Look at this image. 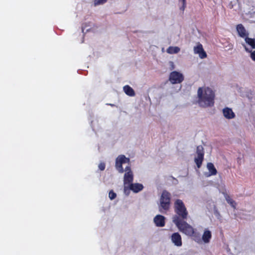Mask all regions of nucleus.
<instances>
[{
    "label": "nucleus",
    "instance_id": "f257e3e1",
    "mask_svg": "<svg viewBox=\"0 0 255 255\" xmlns=\"http://www.w3.org/2000/svg\"><path fill=\"white\" fill-rule=\"evenodd\" d=\"M174 211L176 213L172 217V222L183 233H192V227L184 220L187 218L188 213L183 202L177 199L174 203Z\"/></svg>",
    "mask_w": 255,
    "mask_h": 255
},
{
    "label": "nucleus",
    "instance_id": "f03ea898",
    "mask_svg": "<svg viewBox=\"0 0 255 255\" xmlns=\"http://www.w3.org/2000/svg\"><path fill=\"white\" fill-rule=\"evenodd\" d=\"M215 95L214 92L209 87H200L197 91V101L198 105L206 108L214 106Z\"/></svg>",
    "mask_w": 255,
    "mask_h": 255
},
{
    "label": "nucleus",
    "instance_id": "7ed1b4c3",
    "mask_svg": "<svg viewBox=\"0 0 255 255\" xmlns=\"http://www.w3.org/2000/svg\"><path fill=\"white\" fill-rule=\"evenodd\" d=\"M171 202V194L166 190L163 191L160 199L159 211L161 213H165L170 208Z\"/></svg>",
    "mask_w": 255,
    "mask_h": 255
},
{
    "label": "nucleus",
    "instance_id": "20e7f679",
    "mask_svg": "<svg viewBox=\"0 0 255 255\" xmlns=\"http://www.w3.org/2000/svg\"><path fill=\"white\" fill-rule=\"evenodd\" d=\"M129 162L130 159L129 158L126 157L125 155L121 154L116 159L115 168L119 173H123L125 171L123 164L125 163L129 164Z\"/></svg>",
    "mask_w": 255,
    "mask_h": 255
},
{
    "label": "nucleus",
    "instance_id": "39448f33",
    "mask_svg": "<svg viewBox=\"0 0 255 255\" xmlns=\"http://www.w3.org/2000/svg\"><path fill=\"white\" fill-rule=\"evenodd\" d=\"M204 148L202 145H199L197 147L196 156L195 157L194 161L198 168H200L202 165L204 159Z\"/></svg>",
    "mask_w": 255,
    "mask_h": 255
},
{
    "label": "nucleus",
    "instance_id": "423d86ee",
    "mask_svg": "<svg viewBox=\"0 0 255 255\" xmlns=\"http://www.w3.org/2000/svg\"><path fill=\"white\" fill-rule=\"evenodd\" d=\"M169 80L173 84H179L184 80V76L182 73L174 71L170 74Z\"/></svg>",
    "mask_w": 255,
    "mask_h": 255
},
{
    "label": "nucleus",
    "instance_id": "0eeeda50",
    "mask_svg": "<svg viewBox=\"0 0 255 255\" xmlns=\"http://www.w3.org/2000/svg\"><path fill=\"white\" fill-rule=\"evenodd\" d=\"M124 171L126 172L124 177V185H130L132 183L133 180V175L131 170L130 167L127 166L125 168Z\"/></svg>",
    "mask_w": 255,
    "mask_h": 255
},
{
    "label": "nucleus",
    "instance_id": "6e6552de",
    "mask_svg": "<svg viewBox=\"0 0 255 255\" xmlns=\"http://www.w3.org/2000/svg\"><path fill=\"white\" fill-rule=\"evenodd\" d=\"M193 51L194 54H198L201 59H204L207 57V54L204 51L202 45L200 43H198L197 45L194 47Z\"/></svg>",
    "mask_w": 255,
    "mask_h": 255
},
{
    "label": "nucleus",
    "instance_id": "1a4fd4ad",
    "mask_svg": "<svg viewBox=\"0 0 255 255\" xmlns=\"http://www.w3.org/2000/svg\"><path fill=\"white\" fill-rule=\"evenodd\" d=\"M171 240L174 246L181 247L182 245V238L178 233H174L171 236Z\"/></svg>",
    "mask_w": 255,
    "mask_h": 255
},
{
    "label": "nucleus",
    "instance_id": "9d476101",
    "mask_svg": "<svg viewBox=\"0 0 255 255\" xmlns=\"http://www.w3.org/2000/svg\"><path fill=\"white\" fill-rule=\"evenodd\" d=\"M207 168L208 170L209 171L208 172H205L204 175L207 177H209L211 176L215 175L217 173V171L214 166V165L211 163L209 162L207 164Z\"/></svg>",
    "mask_w": 255,
    "mask_h": 255
},
{
    "label": "nucleus",
    "instance_id": "9b49d317",
    "mask_svg": "<svg viewBox=\"0 0 255 255\" xmlns=\"http://www.w3.org/2000/svg\"><path fill=\"white\" fill-rule=\"evenodd\" d=\"M212 238V233L208 229H205L204 230L203 234L202 236V244H209Z\"/></svg>",
    "mask_w": 255,
    "mask_h": 255
},
{
    "label": "nucleus",
    "instance_id": "f8f14e48",
    "mask_svg": "<svg viewBox=\"0 0 255 255\" xmlns=\"http://www.w3.org/2000/svg\"><path fill=\"white\" fill-rule=\"evenodd\" d=\"M236 29L239 36L245 39L246 37L249 35V33L247 31L243 24H238L237 25Z\"/></svg>",
    "mask_w": 255,
    "mask_h": 255
},
{
    "label": "nucleus",
    "instance_id": "ddd939ff",
    "mask_svg": "<svg viewBox=\"0 0 255 255\" xmlns=\"http://www.w3.org/2000/svg\"><path fill=\"white\" fill-rule=\"evenodd\" d=\"M222 112L223 116L227 119L231 120L235 118V114L232 109L230 108L226 107L224 108Z\"/></svg>",
    "mask_w": 255,
    "mask_h": 255
},
{
    "label": "nucleus",
    "instance_id": "4468645a",
    "mask_svg": "<svg viewBox=\"0 0 255 255\" xmlns=\"http://www.w3.org/2000/svg\"><path fill=\"white\" fill-rule=\"evenodd\" d=\"M165 217L161 215H156L153 219V222L157 227H163L165 226Z\"/></svg>",
    "mask_w": 255,
    "mask_h": 255
},
{
    "label": "nucleus",
    "instance_id": "2eb2a0df",
    "mask_svg": "<svg viewBox=\"0 0 255 255\" xmlns=\"http://www.w3.org/2000/svg\"><path fill=\"white\" fill-rule=\"evenodd\" d=\"M192 233L188 234L187 233H184L186 235L192 237L193 240L197 244L200 245L202 244V238L200 237V235L198 233H195V229L192 227Z\"/></svg>",
    "mask_w": 255,
    "mask_h": 255
},
{
    "label": "nucleus",
    "instance_id": "dca6fc26",
    "mask_svg": "<svg viewBox=\"0 0 255 255\" xmlns=\"http://www.w3.org/2000/svg\"><path fill=\"white\" fill-rule=\"evenodd\" d=\"M245 44L251 49H255V38H252L249 37V36L246 37L245 39Z\"/></svg>",
    "mask_w": 255,
    "mask_h": 255
},
{
    "label": "nucleus",
    "instance_id": "f3484780",
    "mask_svg": "<svg viewBox=\"0 0 255 255\" xmlns=\"http://www.w3.org/2000/svg\"><path fill=\"white\" fill-rule=\"evenodd\" d=\"M143 188L142 184L140 183H131L130 184V189L134 193H138L141 191Z\"/></svg>",
    "mask_w": 255,
    "mask_h": 255
},
{
    "label": "nucleus",
    "instance_id": "a211bd4d",
    "mask_svg": "<svg viewBox=\"0 0 255 255\" xmlns=\"http://www.w3.org/2000/svg\"><path fill=\"white\" fill-rule=\"evenodd\" d=\"M123 91L128 96L133 97L135 96V92L133 89L128 85H126L123 87Z\"/></svg>",
    "mask_w": 255,
    "mask_h": 255
},
{
    "label": "nucleus",
    "instance_id": "6ab92c4d",
    "mask_svg": "<svg viewBox=\"0 0 255 255\" xmlns=\"http://www.w3.org/2000/svg\"><path fill=\"white\" fill-rule=\"evenodd\" d=\"M242 46L245 48V51L247 52H249L250 53V58L251 59L255 62V50H253L249 48L245 44L242 43Z\"/></svg>",
    "mask_w": 255,
    "mask_h": 255
},
{
    "label": "nucleus",
    "instance_id": "aec40b11",
    "mask_svg": "<svg viewBox=\"0 0 255 255\" xmlns=\"http://www.w3.org/2000/svg\"><path fill=\"white\" fill-rule=\"evenodd\" d=\"M180 51V48L177 46H169L166 50L167 53L170 54H177Z\"/></svg>",
    "mask_w": 255,
    "mask_h": 255
},
{
    "label": "nucleus",
    "instance_id": "412c9836",
    "mask_svg": "<svg viewBox=\"0 0 255 255\" xmlns=\"http://www.w3.org/2000/svg\"><path fill=\"white\" fill-rule=\"evenodd\" d=\"M225 198L227 201V202L230 204V205L235 208L236 207V202L227 194L225 195Z\"/></svg>",
    "mask_w": 255,
    "mask_h": 255
},
{
    "label": "nucleus",
    "instance_id": "4be33fe9",
    "mask_svg": "<svg viewBox=\"0 0 255 255\" xmlns=\"http://www.w3.org/2000/svg\"><path fill=\"white\" fill-rule=\"evenodd\" d=\"M117 197V194L114 192L113 190H110L109 193V197L111 200H113L115 199Z\"/></svg>",
    "mask_w": 255,
    "mask_h": 255
},
{
    "label": "nucleus",
    "instance_id": "5701e85b",
    "mask_svg": "<svg viewBox=\"0 0 255 255\" xmlns=\"http://www.w3.org/2000/svg\"><path fill=\"white\" fill-rule=\"evenodd\" d=\"M107 0H94V5L97 6L105 3Z\"/></svg>",
    "mask_w": 255,
    "mask_h": 255
},
{
    "label": "nucleus",
    "instance_id": "b1692460",
    "mask_svg": "<svg viewBox=\"0 0 255 255\" xmlns=\"http://www.w3.org/2000/svg\"><path fill=\"white\" fill-rule=\"evenodd\" d=\"M127 185H124V193L127 195L128 196L130 193V185H128V187L126 186Z\"/></svg>",
    "mask_w": 255,
    "mask_h": 255
},
{
    "label": "nucleus",
    "instance_id": "393cba45",
    "mask_svg": "<svg viewBox=\"0 0 255 255\" xmlns=\"http://www.w3.org/2000/svg\"><path fill=\"white\" fill-rule=\"evenodd\" d=\"M250 100H252L253 97V92L251 90H247V93L245 95Z\"/></svg>",
    "mask_w": 255,
    "mask_h": 255
},
{
    "label": "nucleus",
    "instance_id": "a878e982",
    "mask_svg": "<svg viewBox=\"0 0 255 255\" xmlns=\"http://www.w3.org/2000/svg\"><path fill=\"white\" fill-rule=\"evenodd\" d=\"M90 30H91V28L87 27L86 24L84 25H83L82 27V31L83 33H84L85 32H89L90 31Z\"/></svg>",
    "mask_w": 255,
    "mask_h": 255
},
{
    "label": "nucleus",
    "instance_id": "bb28decb",
    "mask_svg": "<svg viewBox=\"0 0 255 255\" xmlns=\"http://www.w3.org/2000/svg\"><path fill=\"white\" fill-rule=\"evenodd\" d=\"M105 167L106 165L105 163L104 162L100 163L98 166L99 169L101 171H103L104 170H105Z\"/></svg>",
    "mask_w": 255,
    "mask_h": 255
},
{
    "label": "nucleus",
    "instance_id": "cd10ccee",
    "mask_svg": "<svg viewBox=\"0 0 255 255\" xmlns=\"http://www.w3.org/2000/svg\"><path fill=\"white\" fill-rule=\"evenodd\" d=\"M252 7L253 8L250 10L247 14L252 15L253 14L255 13V3L254 4V5H253Z\"/></svg>",
    "mask_w": 255,
    "mask_h": 255
},
{
    "label": "nucleus",
    "instance_id": "c85d7f7f",
    "mask_svg": "<svg viewBox=\"0 0 255 255\" xmlns=\"http://www.w3.org/2000/svg\"><path fill=\"white\" fill-rule=\"evenodd\" d=\"M186 7V5L182 4V5L180 7V9L183 11Z\"/></svg>",
    "mask_w": 255,
    "mask_h": 255
},
{
    "label": "nucleus",
    "instance_id": "c756f323",
    "mask_svg": "<svg viewBox=\"0 0 255 255\" xmlns=\"http://www.w3.org/2000/svg\"><path fill=\"white\" fill-rule=\"evenodd\" d=\"M179 1L181 2L182 4L186 5V0H179Z\"/></svg>",
    "mask_w": 255,
    "mask_h": 255
},
{
    "label": "nucleus",
    "instance_id": "7c9ffc66",
    "mask_svg": "<svg viewBox=\"0 0 255 255\" xmlns=\"http://www.w3.org/2000/svg\"><path fill=\"white\" fill-rule=\"evenodd\" d=\"M94 121H92L91 123V127L92 128L93 130H95V126H94Z\"/></svg>",
    "mask_w": 255,
    "mask_h": 255
},
{
    "label": "nucleus",
    "instance_id": "2f4dec72",
    "mask_svg": "<svg viewBox=\"0 0 255 255\" xmlns=\"http://www.w3.org/2000/svg\"><path fill=\"white\" fill-rule=\"evenodd\" d=\"M181 86H180L178 89V91L180 90L181 89Z\"/></svg>",
    "mask_w": 255,
    "mask_h": 255
},
{
    "label": "nucleus",
    "instance_id": "473e14b6",
    "mask_svg": "<svg viewBox=\"0 0 255 255\" xmlns=\"http://www.w3.org/2000/svg\"><path fill=\"white\" fill-rule=\"evenodd\" d=\"M170 63L173 65V63L172 62H170Z\"/></svg>",
    "mask_w": 255,
    "mask_h": 255
}]
</instances>
